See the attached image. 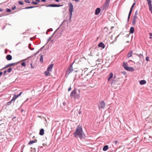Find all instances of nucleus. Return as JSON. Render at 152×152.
Wrapping results in <instances>:
<instances>
[{"label": "nucleus", "mask_w": 152, "mask_h": 152, "mask_svg": "<svg viewBox=\"0 0 152 152\" xmlns=\"http://www.w3.org/2000/svg\"><path fill=\"white\" fill-rule=\"evenodd\" d=\"M99 47L102 48H105V45L102 42H100L98 45Z\"/></svg>", "instance_id": "nucleus-13"}, {"label": "nucleus", "mask_w": 152, "mask_h": 152, "mask_svg": "<svg viewBox=\"0 0 152 152\" xmlns=\"http://www.w3.org/2000/svg\"><path fill=\"white\" fill-rule=\"evenodd\" d=\"M61 6L62 5L59 4H52L46 5V6L47 7H59Z\"/></svg>", "instance_id": "nucleus-8"}, {"label": "nucleus", "mask_w": 152, "mask_h": 152, "mask_svg": "<svg viewBox=\"0 0 152 152\" xmlns=\"http://www.w3.org/2000/svg\"><path fill=\"white\" fill-rule=\"evenodd\" d=\"M31 44H29L28 46V48L30 50H33L34 49V48H31Z\"/></svg>", "instance_id": "nucleus-27"}, {"label": "nucleus", "mask_w": 152, "mask_h": 152, "mask_svg": "<svg viewBox=\"0 0 152 152\" xmlns=\"http://www.w3.org/2000/svg\"><path fill=\"white\" fill-rule=\"evenodd\" d=\"M73 1H75L76 2H78L80 0H72Z\"/></svg>", "instance_id": "nucleus-50"}, {"label": "nucleus", "mask_w": 152, "mask_h": 152, "mask_svg": "<svg viewBox=\"0 0 152 152\" xmlns=\"http://www.w3.org/2000/svg\"><path fill=\"white\" fill-rule=\"evenodd\" d=\"M82 80H83V83H86L88 81V79L87 77H85L84 78H83L82 79Z\"/></svg>", "instance_id": "nucleus-16"}, {"label": "nucleus", "mask_w": 152, "mask_h": 152, "mask_svg": "<svg viewBox=\"0 0 152 152\" xmlns=\"http://www.w3.org/2000/svg\"><path fill=\"white\" fill-rule=\"evenodd\" d=\"M35 1L37 2H40V0H35Z\"/></svg>", "instance_id": "nucleus-62"}, {"label": "nucleus", "mask_w": 152, "mask_h": 152, "mask_svg": "<svg viewBox=\"0 0 152 152\" xmlns=\"http://www.w3.org/2000/svg\"><path fill=\"white\" fill-rule=\"evenodd\" d=\"M6 11L7 12H10L11 11V10L10 9H6Z\"/></svg>", "instance_id": "nucleus-38"}, {"label": "nucleus", "mask_w": 152, "mask_h": 152, "mask_svg": "<svg viewBox=\"0 0 152 152\" xmlns=\"http://www.w3.org/2000/svg\"><path fill=\"white\" fill-rule=\"evenodd\" d=\"M69 11L70 13L69 20H71L72 15V12L73 10V5L72 4L70 3L69 4Z\"/></svg>", "instance_id": "nucleus-3"}, {"label": "nucleus", "mask_w": 152, "mask_h": 152, "mask_svg": "<svg viewBox=\"0 0 152 152\" xmlns=\"http://www.w3.org/2000/svg\"><path fill=\"white\" fill-rule=\"evenodd\" d=\"M41 1L43 2H45L46 1V0H41Z\"/></svg>", "instance_id": "nucleus-57"}, {"label": "nucleus", "mask_w": 152, "mask_h": 152, "mask_svg": "<svg viewBox=\"0 0 152 152\" xmlns=\"http://www.w3.org/2000/svg\"><path fill=\"white\" fill-rule=\"evenodd\" d=\"M132 51H131L129 53L127 54L128 57L129 58L130 57H131L132 56Z\"/></svg>", "instance_id": "nucleus-23"}, {"label": "nucleus", "mask_w": 152, "mask_h": 152, "mask_svg": "<svg viewBox=\"0 0 152 152\" xmlns=\"http://www.w3.org/2000/svg\"><path fill=\"white\" fill-rule=\"evenodd\" d=\"M134 28L133 27H131L130 29V33L132 34L134 32Z\"/></svg>", "instance_id": "nucleus-19"}, {"label": "nucleus", "mask_w": 152, "mask_h": 152, "mask_svg": "<svg viewBox=\"0 0 152 152\" xmlns=\"http://www.w3.org/2000/svg\"><path fill=\"white\" fill-rule=\"evenodd\" d=\"M15 8H16L15 6H14L12 8V10H15Z\"/></svg>", "instance_id": "nucleus-45"}, {"label": "nucleus", "mask_w": 152, "mask_h": 152, "mask_svg": "<svg viewBox=\"0 0 152 152\" xmlns=\"http://www.w3.org/2000/svg\"><path fill=\"white\" fill-rule=\"evenodd\" d=\"M132 11H129V14L128 15V20H127L128 21H129V19L130 18V15L132 13Z\"/></svg>", "instance_id": "nucleus-29"}, {"label": "nucleus", "mask_w": 152, "mask_h": 152, "mask_svg": "<svg viewBox=\"0 0 152 152\" xmlns=\"http://www.w3.org/2000/svg\"><path fill=\"white\" fill-rule=\"evenodd\" d=\"M19 63V61L18 62H17L16 63H11V64H9L5 66V67H4L3 69L5 68H6L7 67H9V66L14 65H16V64H18Z\"/></svg>", "instance_id": "nucleus-9"}, {"label": "nucleus", "mask_w": 152, "mask_h": 152, "mask_svg": "<svg viewBox=\"0 0 152 152\" xmlns=\"http://www.w3.org/2000/svg\"><path fill=\"white\" fill-rule=\"evenodd\" d=\"M119 35H118L115 38V39L114 40L113 42H113L116 41V40L117 39V38L119 37Z\"/></svg>", "instance_id": "nucleus-35"}, {"label": "nucleus", "mask_w": 152, "mask_h": 152, "mask_svg": "<svg viewBox=\"0 0 152 152\" xmlns=\"http://www.w3.org/2000/svg\"><path fill=\"white\" fill-rule=\"evenodd\" d=\"M135 3H134L133 4H132V7H134V6L135 5Z\"/></svg>", "instance_id": "nucleus-47"}, {"label": "nucleus", "mask_w": 152, "mask_h": 152, "mask_svg": "<svg viewBox=\"0 0 152 152\" xmlns=\"http://www.w3.org/2000/svg\"><path fill=\"white\" fill-rule=\"evenodd\" d=\"M53 64H51L49 65V66H48L47 69V70L49 71H51L53 67Z\"/></svg>", "instance_id": "nucleus-11"}, {"label": "nucleus", "mask_w": 152, "mask_h": 152, "mask_svg": "<svg viewBox=\"0 0 152 152\" xmlns=\"http://www.w3.org/2000/svg\"><path fill=\"white\" fill-rule=\"evenodd\" d=\"M52 36L50 37H49L48 39V41H50V39H51V38H52Z\"/></svg>", "instance_id": "nucleus-48"}, {"label": "nucleus", "mask_w": 152, "mask_h": 152, "mask_svg": "<svg viewBox=\"0 0 152 152\" xmlns=\"http://www.w3.org/2000/svg\"><path fill=\"white\" fill-rule=\"evenodd\" d=\"M22 94V92H20V96Z\"/></svg>", "instance_id": "nucleus-61"}, {"label": "nucleus", "mask_w": 152, "mask_h": 152, "mask_svg": "<svg viewBox=\"0 0 152 152\" xmlns=\"http://www.w3.org/2000/svg\"><path fill=\"white\" fill-rule=\"evenodd\" d=\"M108 148V146L107 145H106L104 146L103 148V150L104 151H106Z\"/></svg>", "instance_id": "nucleus-20"}, {"label": "nucleus", "mask_w": 152, "mask_h": 152, "mask_svg": "<svg viewBox=\"0 0 152 152\" xmlns=\"http://www.w3.org/2000/svg\"><path fill=\"white\" fill-rule=\"evenodd\" d=\"M145 60L147 61H149V57L147 56L145 58Z\"/></svg>", "instance_id": "nucleus-42"}, {"label": "nucleus", "mask_w": 152, "mask_h": 152, "mask_svg": "<svg viewBox=\"0 0 152 152\" xmlns=\"http://www.w3.org/2000/svg\"><path fill=\"white\" fill-rule=\"evenodd\" d=\"M79 114H80L81 113V111H79Z\"/></svg>", "instance_id": "nucleus-64"}, {"label": "nucleus", "mask_w": 152, "mask_h": 152, "mask_svg": "<svg viewBox=\"0 0 152 152\" xmlns=\"http://www.w3.org/2000/svg\"><path fill=\"white\" fill-rule=\"evenodd\" d=\"M110 0H106L105 3L103 5V10H106L109 6Z\"/></svg>", "instance_id": "nucleus-5"}, {"label": "nucleus", "mask_w": 152, "mask_h": 152, "mask_svg": "<svg viewBox=\"0 0 152 152\" xmlns=\"http://www.w3.org/2000/svg\"><path fill=\"white\" fill-rule=\"evenodd\" d=\"M146 83V81L145 80H142L140 81V84L141 85H144Z\"/></svg>", "instance_id": "nucleus-17"}, {"label": "nucleus", "mask_w": 152, "mask_h": 152, "mask_svg": "<svg viewBox=\"0 0 152 152\" xmlns=\"http://www.w3.org/2000/svg\"><path fill=\"white\" fill-rule=\"evenodd\" d=\"M32 4H33L36 5L38 4V3L37 2H34V1H33L32 2Z\"/></svg>", "instance_id": "nucleus-36"}, {"label": "nucleus", "mask_w": 152, "mask_h": 152, "mask_svg": "<svg viewBox=\"0 0 152 152\" xmlns=\"http://www.w3.org/2000/svg\"><path fill=\"white\" fill-rule=\"evenodd\" d=\"M37 140H32V141H30L28 143V145H31L33 144L35 142H37Z\"/></svg>", "instance_id": "nucleus-18"}, {"label": "nucleus", "mask_w": 152, "mask_h": 152, "mask_svg": "<svg viewBox=\"0 0 152 152\" xmlns=\"http://www.w3.org/2000/svg\"><path fill=\"white\" fill-rule=\"evenodd\" d=\"M149 7V9L150 11H152V5L148 6Z\"/></svg>", "instance_id": "nucleus-33"}, {"label": "nucleus", "mask_w": 152, "mask_h": 152, "mask_svg": "<svg viewBox=\"0 0 152 152\" xmlns=\"http://www.w3.org/2000/svg\"><path fill=\"white\" fill-rule=\"evenodd\" d=\"M37 7L36 6L28 7H26L24 8V9H29L32 8H34V7Z\"/></svg>", "instance_id": "nucleus-25"}, {"label": "nucleus", "mask_w": 152, "mask_h": 152, "mask_svg": "<svg viewBox=\"0 0 152 152\" xmlns=\"http://www.w3.org/2000/svg\"><path fill=\"white\" fill-rule=\"evenodd\" d=\"M72 64H70L69 65V66L66 71V75H67V76H68L70 73H71L73 71V69L72 65Z\"/></svg>", "instance_id": "nucleus-4"}, {"label": "nucleus", "mask_w": 152, "mask_h": 152, "mask_svg": "<svg viewBox=\"0 0 152 152\" xmlns=\"http://www.w3.org/2000/svg\"><path fill=\"white\" fill-rule=\"evenodd\" d=\"M3 10L2 9V8H0V12H2V11H3Z\"/></svg>", "instance_id": "nucleus-56"}, {"label": "nucleus", "mask_w": 152, "mask_h": 152, "mask_svg": "<svg viewBox=\"0 0 152 152\" xmlns=\"http://www.w3.org/2000/svg\"><path fill=\"white\" fill-rule=\"evenodd\" d=\"M123 67L125 69L126 67H128L127 66V64L126 63H125V62H124L123 63Z\"/></svg>", "instance_id": "nucleus-31"}, {"label": "nucleus", "mask_w": 152, "mask_h": 152, "mask_svg": "<svg viewBox=\"0 0 152 152\" xmlns=\"http://www.w3.org/2000/svg\"><path fill=\"white\" fill-rule=\"evenodd\" d=\"M138 12V10H137L135 12L132 21V23L133 25H134L136 23V19L137 18V15Z\"/></svg>", "instance_id": "nucleus-6"}, {"label": "nucleus", "mask_w": 152, "mask_h": 152, "mask_svg": "<svg viewBox=\"0 0 152 152\" xmlns=\"http://www.w3.org/2000/svg\"><path fill=\"white\" fill-rule=\"evenodd\" d=\"M71 89V87H70L68 89V91H70Z\"/></svg>", "instance_id": "nucleus-51"}, {"label": "nucleus", "mask_w": 152, "mask_h": 152, "mask_svg": "<svg viewBox=\"0 0 152 152\" xmlns=\"http://www.w3.org/2000/svg\"><path fill=\"white\" fill-rule=\"evenodd\" d=\"M125 69L129 71H133L134 70V69L132 67H127L125 68Z\"/></svg>", "instance_id": "nucleus-10"}, {"label": "nucleus", "mask_w": 152, "mask_h": 152, "mask_svg": "<svg viewBox=\"0 0 152 152\" xmlns=\"http://www.w3.org/2000/svg\"><path fill=\"white\" fill-rule=\"evenodd\" d=\"M40 60L41 62L43 63V55H42L40 56Z\"/></svg>", "instance_id": "nucleus-26"}, {"label": "nucleus", "mask_w": 152, "mask_h": 152, "mask_svg": "<svg viewBox=\"0 0 152 152\" xmlns=\"http://www.w3.org/2000/svg\"><path fill=\"white\" fill-rule=\"evenodd\" d=\"M98 106L99 109H104L105 106V103L103 101H102L99 102Z\"/></svg>", "instance_id": "nucleus-7"}, {"label": "nucleus", "mask_w": 152, "mask_h": 152, "mask_svg": "<svg viewBox=\"0 0 152 152\" xmlns=\"http://www.w3.org/2000/svg\"><path fill=\"white\" fill-rule=\"evenodd\" d=\"M15 99V98L14 97H13L12 100V101L13 102Z\"/></svg>", "instance_id": "nucleus-55"}, {"label": "nucleus", "mask_w": 152, "mask_h": 152, "mask_svg": "<svg viewBox=\"0 0 152 152\" xmlns=\"http://www.w3.org/2000/svg\"><path fill=\"white\" fill-rule=\"evenodd\" d=\"M12 70V68H10L8 69H7V71L8 72L10 73L11 72V71Z\"/></svg>", "instance_id": "nucleus-34"}, {"label": "nucleus", "mask_w": 152, "mask_h": 152, "mask_svg": "<svg viewBox=\"0 0 152 152\" xmlns=\"http://www.w3.org/2000/svg\"><path fill=\"white\" fill-rule=\"evenodd\" d=\"M113 37V35H112L110 36V38L111 39H112V38Z\"/></svg>", "instance_id": "nucleus-59"}, {"label": "nucleus", "mask_w": 152, "mask_h": 152, "mask_svg": "<svg viewBox=\"0 0 152 152\" xmlns=\"http://www.w3.org/2000/svg\"><path fill=\"white\" fill-rule=\"evenodd\" d=\"M74 135L75 137H79L80 139L84 138L85 136V134L83 131L82 128L79 126H77V128Z\"/></svg>", "instance_id": "nucleus-1"}, {"label": "nucleus", "mask_w": 152, "mask_h": 152, "mask_svg": "<svg viewBox=\"0 0 152 152\" xmlns=\"http://www.w3.org/2000/svg\"><path fill=\"white\" fill-rule=\"evenodd\" d=\"M132 11H129V14L128 15V20H127L128 21H129V19L130 18V15L132 13Z\"/></svg>", "instance_id": "nucleus-28"}, {"label": "nucleus", "mask_w": 152, "mask_h": 152, "mask_svg": "<svg viewBox=\"0 0 152 152\" xmlns=\"http://www.w3.org/2000/svg\"><path fill=\"white\" fill-rule=\"evenodd\" d=\"M6 72H7V71L6 70H5V71H4V75H5L6 74Z\"/></svg>", "instance_id": "nucleus-52"}, {"label": "nucleus", "mask_w": 152, "mask_h": 152, "mask_svg": "<svg viewBox=\"0 0 152 152\" xmlns=\"http://www.w3.org/2000/svg\"><path fill=\"white\" fill-rule=\"evenodd\" d=\"M18 96H19V94L17 96L14 95L13 97L16 99Z\"/></svg>", "instance_id": "nucleus-41"}, {"label": "nucleus", "mask_w": 152, "mask_h": 152, "mask_svg": "<svg viewBox=\"0 0 152 152\" xmlns=\"http://www.w3.org/2000/svg\"><path fill=\"white\" fill-rule=\"evenodd\" d=\"M80 92L79 90L74 89L71 93L70 96L75 99H79L80 97Z\"/></svg>", "instance_id": "nucleus-2"}, {"label": "nucleus", "mask_w": 152, "mask_h": 152, "mask_svg": "<svg viewBox=\"0 0 152 152\" xmlns=\"http://www.w3.org/2000/svg\"><path fill=\"white\" fill-rule=\"evenodd\" d=\"M24 110L23 109H21V112L22 113V114L23 115H24L26 114V112L25 111H24L23 113V111Z\"/></svg>", "instance_id": "nucleus-37"}, {"label": "nucleus", "mask_w": 152, "mask_h": 152, "mask_svg": "<svg viewBox=\"0 0 152 152\" xmlns=\"http://www.w3.org/2000/svg\"><path fill=\"white\" fill-rule=\"evenodd\" d=\"M148 6L151 5V0H147Z\"/></svg>", "instance_id": "nucleus-30"}, {"label": "nucleus", "mask_w": 152, "mask_h": 152, "mask_svg": "<svg viewBox=\"0 0 152 152\" xmlns=\"http://www.w3.org/2000/svg\"><path fill=\"white\" fill-rule=\"evenodd\" d=\"M23 4V3L22 2L20 1V4L22 5Z\"/></svg>", "instance_id": "nucleus-46"}, {"label": "nucleus", "mask_w": 152, "mask_h": 152, "mask_svg": "<svg viewBox=\"0 0 152 152\" xmlns=\"http://www.w3.org/2000/svg\"><path fill=\"white\" fill-rule=\"evenodd\" d=\"M39 51H40V50H38L37 52V53H36L34 55H36L37 54L39 53Z\"/></svg>", "instance_id": "nucleus-44"}, {"label": "nucleus", "mask_w": 152, "mask_h": 152, "mask_svg": "<svg viewBox=\"0 0 152 152\" xmlns=\"http://www.w3.org/2000/svg\"><path fill=\"white\" fill-rule=\"evenodd\" d=\"M25 1V2L28 3H30V1L29 0H24Z\"/></svg>", "instance_id": "nucleus-40"}, {"label": "nucleus", "mask_w": 152, "mask_h": 152, "mask_svg": "<svg viewBox=\"0 0 152 152\" xmlns=\"http://www.w3.org/2000/svg\"><path fill=\"white\" fill-rule=\"evenodd\" d=\"M6 59L9 61H10L12 59V56L10 55H7L6 57Z\"/></svg>", "instance_id": "nucleus-14"}, {"label": "nucleus", "mask_w": 152, "mask_h": 152, "mask_svg": "<svg viewBox=\"0 0 152 152\" xmlns=\"http://www.w3.org/2000/svg\"><path fill=\"white\" fill-rule=\"evenodd\" d=\"M44 129H41L40 130L39 134L41 135H43L44 134Z\"/></svg>", "instance_id": "nucleus-15"}, {"label": "nucleus", "mask_w": 152, "mask_h": 152, "mask_svg": "<svg viewBox=\"0 0 152 152\" xmlns=\"http://www.w3.org/2000/svg\"><path fill=\"white\" fill-rule=\"evenodd\" d=\"M55 1H57V2H58L59 1V0H55Z\"/></svg>", "instance_id": "nucleus-63"}, {"label": "nucleus", "mask_w": 152, "mask_h": 152, "mask_svg": "<svg viewBox=\"0 0 152 152\" xmlns=\"http://www.w3.org/2000/svg\"><path fill=\"white\" fill-rule=\"evenodd\" d=\"M113 75L112 73H110L109 77L108 79V81L110 80V79L112 78L113 77Z\"/></svg>", "instance_id": "nucleus-21"}, {"label": "nucleus", "mask_w": 152, "mask_h": 152, "mask_svg": "<svg viewBox=\"0 0 152 152\" xmlns=\"http://www.w3.org/2000/svg\"><path fill=\"white\" fill-rule=\"evenodd\" d=\"M139 56L140 57V58H141L142 57H143V56L142 55V54H140L139 55H137Z\"/></svg>", "instance_id": "nucleus-39"}, {"label": "nucleus", "mask_w": 152, "mask_h": 152, "mask_svg": "<svg viewBox=\"0 0 152 152\" xmlns=\"http://www.w3.org/2000/svg\"><path fill=\"white\" fill-rule=\"evenodd\" d=\"M100 11L101 10L99 8H97L95 10V14L98 15L100 13Z\"/></svg>", "instance_id": "nucleus-12"}, {"label": "nucleus", "mask_w": 152, "mask_h": 152, "mask_svg": "<svg viewBox=\"0 0 152 152\" xmlns=\"http://www.w3.org/2000/svg\"><path fill=\"white\" fill-rule=\"evenodd\" d=\"M149 35L151 36H152V33H150Z\"/></svg>", "instance_id": "nucleus-60"}, {"label": "nucleus", "mask_w": 152, "mask_h": 152, "mask_svg": "<svg viewBox=\"0 0 152 152\" xmlns=\"http://www.w3.org/2000/svg\"><path fill=\"white\" fill-rule=\"evenodd\" d=\"M133 7H131V8H130V11H132V9H133Z\"/></svg>", "instance_id": "nucleus-54"}, {"label": "nucleus", "mask_w": 152, "mask_h": 152, "mask_svg": "<svg viewBox=\"0 0 152 152\" xmlns=\"http://www.w3.org/2000/svg\"><path fill=\"white\" fill-rule=\"evenodd\" d=\"M53 30V29L51 28H50L47 30L49 32L50 31H52Z\"/></svg>", "instance_id": "nucleus-43"}, {"label": "nucleus", "mask_w": 152, "mask_h": 152, "mask_svg": "<svg viewBox=\"0 0 152 152\" xmlns=\"http://www.w3.org/2000/svg\"><path fill=\"white\" fill-rule=\"evenodd\" d=\"M2 72H0V76H1L2 74Z\"/></svg>", "instance_id": "nucleus-58"}, {"label": "nucleus", "mask_w": 152, "mask_h": 152, "mask_svg": "<svg viewBox=\"0 0 152 152\" xmlns=\"http://www.w3.org/2000/svg\"><path fill=\"white\" fill-rule=\"evenodd\" d=\"M122 73H123L124 75H125L126 74V72H122Z\"/></svg>", "instance_id": "nucleus-53"}, {"label": "nucleus", "mask_w": 152, "mask_h": 152, "mask_svg": "<svg viewBox=\"0 0 152 152\" xmlns=\"http://www.w3.org/2000/svg\"><path fill=\"white\" fill-rule=\"evenodd\" d=\"M118 140H116V141H115V144H117L118 143Z\"/></svg>", "instance_id": "nucleus-49"}, {"label": "nucleus", "mask_w": 152, "mask_h": 152, "mask_svg": "<svg viewBox=\"0 0 152 152\" xmlns=\"http://www.w3.org/2000/svg\"><path fill=\"white\" fill-rule=\"evenodd\" d=\"M21 65L23 66H26V63L25 62H24L22 63L21 64Z\"/></svg>", "instance_id": "nucleus-32"}, {"label": "nucleus", "mask_w": 152, "mask_h": 152, "mask_svg": "<svg viewBox=\"0 0 152 152\" xmlns=\"http://www.w3.org/2000/svg\"><path fill=\"white\" fill-rule=\"evenodd\" d=\"M49 71H48L47 70L46 71H45V75L47 76H49L50 74Z\"/></svg>", "instance_id": "nucleus-22"}, {"label": "nucleus", "mask_w": 152, "mask_h": 152, "mask_svg": "<svg viewBox=\"0 0 152 152\" xmlns=\"http://www.w3.org/2000/svg\"><path fill=\"white\" fill-rule=\"evenodd\" d=\"M12 102V100H11L10 101L7 102L6 105L7 106L10 105Z\"/></svg>", "instance_id": "nucleus-24"}]
</instances>
